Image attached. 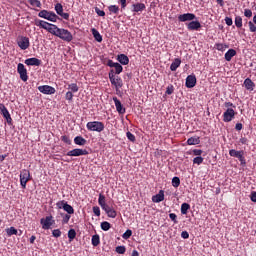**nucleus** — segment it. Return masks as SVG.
Instances as JSON below:
<instances>
[{"mask_svg": "<svg viewBox=\"0 0 256 256\" xmlns=\"http://www.w3.org/2000/svg\"><path fill=\"white\" fill-rule=\"evenodd\" d=\"M98 204L100 205L101 209L105 211L107 217H110V219H115V217H117V210H115L113 205L107 204L105 195L101 193L99 194Z\"/></svg>", "mask_w": 256, "mask_h": 256, "instance_id": "obj_1", "label": "nucleus"}, {"mask_svg": "<svg viewBox=\"0 0 256 256\" xmlns=\"http://www.w3.org/2000/svg\"><path fill=\"white\" fill-rule=\"evenodd\" d=\"M108 77L111 85L115 86L116 91H119V89L123 87V79H121V77L119 76H115V70H110V72L108 73Z\"/></svg>", "mask_w": 256, "mask_h": 256, "instance_id": "obj_2", "label": "nucleus"}, {"mask_svg": "<svg viewBox=\"0 0 256 256\" xmlns=\"http://www.w3.org/2000/svg\"><path fill=\"white\" fill-rule=\"evenodd\" d=\"M86 129H88V131H96L97 133H101L102 131H105V124L100 121L88 122L86 124Z\"/></svg>", "mask_w": 256, "mask_h": 256, "instance_id": "obj_3", "label": "nucleus"}, {"mask_svg": "<svg viewBox=\"0 0 256 256\" xmlns=\"http://www.w3.org/2000/svg\"><path fill=\"white\" fill-rule=\"evenodd\" d=\"M38 17H41L42 19H46L47 21H51L52 23H57V19H59V16H57L55 12H51L47 10H41L38 13Z\"/></svg>", "mask_w": 256, "mask_h": 256, "instance_id": "obj_4", "label": "nucleus"}, {"mask_svg": "<svg viewBox=\"0 0 256 256\" xmlns=\"http://www.w3.org/2000/svg\"><path fill=\"white\" fill-rule=\"evenodd\" d=\"M56 37H59V39H62V41H66L67 43H71L73 41V34L65 28H60L58 30Z\"/></svg>", "mask_w": 256, "mask_h": 256, "instance_id": "obj_5", "label": "nucleus"}, {"mask_svg": "<svg viewBox=\"0 0 256 256\" xmlns=\"http://www.w3.org/2000/svg\"><path fill=\"white\" fill-rule=\"evenodd\" d=\"M29 181H31V172H29L27 169H23L20 172V185L22 189L27 188V183H29Z\"/></svg>", "mask_w": 256, "mask_h": 256, "instance_id": "obj_6", "label": "nucleus"}, {"mask_svg": "<svg viewBox=\"0 0 256 256\" xmlns=\"http://www.w3.org/2000/svg\"><path fill=\"white\" fill-rule=\"evenodd\" d=\"M40 224L42 226V229L44 231H47L51 229L52 225H55V220L53 219V216H46L45 218L40 219Z\"/></svg>", "mask_w": 256, "mask_h": 256, "instance_id": "obj_7", "label": "nucleus"}, {"mask_svg": "<svg viewBox=\"0 0 256 256\" xmlns=\"http://www.w3.org/2000/svg\"><path fill=\"white\" fill-rule=\"evenodd\" d=\"M17 73L19 74L21 81H24V83H27V81H29L27 68H25V65L23 63H19L17 65Z\"/></svg>", "mask_w": 256, "mask_h": 256, "instance_id": "obj_8", "label": "nucleus"}, {"mask_svg": "<svg viewBox=\"0 0 256 256\" xmlns=\"http://www.w3.org/2000/svg\"><path fill=\"white\" fill-rule=\"evenodd\" d=\"M235 115H237V112H235L233 108H227L223 113L224 123H231V121L235 119Z\"/></svg>", "mask_w": 256, "mask_h": 256, "instance_id": "obj_9", "label": "nucleus"}, {"mask_svg": "<svg viewBox=\"0 0 256 256\" xmlns=\"http://www.w3.org/2000/svg\"><path fill=\"white\" fill-rule=\"evenodd\" d=\"M0 113L3 116V118L6 119L8 125H11L13 123V118H11L9 110H7V107H5V104L3 103H0Z\"/></svg>", "mask_w": 256, "mask_h": 256, "instance_id": "obj_10", "label": "nucleus"}, {"mask_svg": "<svg viewBox=\"0 0 256 256\" xmlns=\"http://www.w3.org/2000/svg\"><path fill=\"white\" fill-rule=\"evenodd\" d=\"M68 157H81L83 155H89V151L85 149L75 148L73 150H70L66 154Z\"/></svg>", "mask_w": 256, "mask_h": 256, "instance_id": "obj_11", "label": "nucleus"}, {"mask_svg": "<svg viewBox=\"0 0 256 256\" xmlns=\"http://www.w3.org/2000/svg\"><path fill=\"white\" fill-rule=\"evenodd\" d=\"M17 45L18 47H20V49H22V51H25L29 49V46L31 45V43L29 42L28 37L20 36L17 40Z\"/></svg>", "mask_w": 256, "mask_h": 256, "instance_id": "obj_12", "label": "nucleus"}, {"mask_svg": "<svg viewBox=\"0 0 256 256\" xmlns=\"http://www.w3.org/2000/svg\"><path fill=\"white\" fill-rule=\"evenodd\" d=\"M38 91L43 95H55V88L50 85H42L38 87Z\"/></svg>", "mask_w": 256, "mask_h": 256, "instance_id": "obj_13", "label": "nucleus"}, {"mask_svg": "<svg viewBox=\"0 0 256 256\" xmlns=\"http://www.w3.org/2000/svg\"><path fill=\"white\" fill-rule=\"evenodd\" d=\"M197 19V16L193 13H185L178 16V21L180 23H186V21H195Z\"/></svg>", "mask_w": 256, "mask_h": 256, "instance_id": "obj_14", "label": "nucleus"}, {"mask_svg": "<svg viewBox=\"0 0 256 256\" xmlns=\"http://www.w3.org/2000/svg\"><path fill=\"white\" fill-rule=\"evenodd\" d=\"M185 85L187 89H193V87L197 85V77H195V74L187 76Z\"/></svg>", "mask_w": 256, "mask_h": 256, "instance_id": "obj_15", "label": "nucleus"}, {"mask_svg": "<svg viewBox=\"0 0 256 256\" xmlns=\"http://www.w3.org/2000/svg\"><path fill=\"white\" fill-rule=\"evenodd\" d=\"M186 27L188 31H199L201 29V22H199L198 20H191L189 23L186 24Z\"/></svg>", "mask_w": 256, "mask_h": 256, "instance_id": "obj_16", "label": "nucleus"}, {"mask_svg": "<svg viewBox=\"0 0 256 256\" xmlns=\"http://www.w3.org/2000/svg\"><path fill=\"white\" fill-rule=\"evenodd\" d=\"M230 157H236L240 161V163H245V157L243 156V151H237L235 149H231L229 151Z\"/></svg>", "mask_w": 256, "mask_h": 256, "instance_id": "obj_17", "label": "nucleus"}, {"mask_svg": "<svg viewBox=\"0 0 256 256\" xmlns=\"http://www.w3.org/2000/svg\"><path fill=\"white\" fill-rule=\"evenodd\" d=\"M113 101L116 107V111L119 113V115H125L126 109L123 107V104H121V100L117 97H113Z\"/></svg>", "mask_w": 256, "mask_h": 256, "instance_id": "obj_18", "label": "nucleus"}, {"mask_svg": "<svg viewBox=\"0 0 256 256\" xmlns=\"http://www.w3.org/2000/svg\"><path fill=\"white\" fill-rule=\"evenodd\" d=\"M24 63L25 65H28V67H39L41 65V60H39V58H28Z\"/></svg>", "mask_w": 256, "mask_h": 256, "instance_id": "obj_19", "label": "nucleus"}, {"mask_svg": "<svg viewBox=\"0 0 256 256\" xmlns=\"http://www.w3.org/2000/svg\"><path fill=\"white\" fill-rule=\"evenodd\" d=\"M153 203H161V201H165V192L160 190L158 194L152 197Z\"/></svg>", "mask_w": 256, "mask_h": 256, "instance_id": "obj_20", "label": "nucleus"}, {"mask_svg": "<svg viewBox=\"0 0 256 256\" xmlns=\"http://www.w3.org/2000/svg\"><path fill=\"white\" fill-rule=\"evenodd\" d=\"M244 86L247 89V91H254L255 82L253 80H251V78H246L244 80Z\"/></svg>", "mask_w": 256, "mask_h": 256, "instance_id": "obj_21", "label": "nucleus"}, {"mask_svg": "<svg viewBox=\"0 0 256 256\" xmlns=\"http://www.w3.org/2000/svg\"><path fill=\"white\" fill-rule=\"evenodd\" d=\"M146 6L143 3H135L132 5V11L133 13H139L141 11H145Z\"/></svg>", "mask_w": 256, "mask_h": 256, "instance_id": "obj_22", "label": "nucleus"}, {"mask_svg": "<svg viewBox=\"0 0 256 256\" xmlns=\"http://www.w3.org/2000/svg\"><path fill=\"white\" fill-rule=\"evenodd\" d=\"M235 55H237V51L235 49H229L225 55H224V59L226 61H231V59H233L235 57Z\"/></svg>", "mask_w": 256, "mask_h": 256, "instance_id": "obj_23", "label": "nucleus"}, {"mask_svg": "<svg viewBox=\"0 0 256 256\" xmlns=\"http://www.w3.org/2000/svg\"><path fill=\"white\" fill-rule=\"evenodd\" d=\"M35 25L37 27H40L41 29H45L47 31V29L51 25V23L44 21V20H36Z\"/></svg>", "mask_w": 256, "mask_h": 256, "instance_id": "obj_24", "label": "nucleus"}, {"mask_svg": "<svg viewBox=\"0 0 256 256\" xmlns=\"http://www.w3.org/2000/svg\"><path fill=\"white\" fill-rule=\"evenodd\" d=\"M117 61L121 63V65H129V57L125 54H120L117 56Z\"/></svg>", "mask_w": 256, "mask_h": 256, "instance_id": "obj_25", "label": "nucleus"}, {"mask_svg": "<svg viewBox=\"0 0 256 256\" xmlns=\"http://www.w3.org/2000/svg\"><path fill=\"white\" fill-rule=\"evenodd\" d=\"M91 33H92V35H93L95 41H97L98 43H101V42L103 41V36H101V33H99V32L97 31V29L92 28V29H91Z\"/></svg>", "mask_w": 256, "mask_h": 256, "instance_id": "obj_26", "label": "nucleus"}, {"mask_svg": "<svg viewBox=\"0 0 256 256\" xmlns=\"http://www.w3.org/2000/svg\"><path fill=\"white\" fill-rule=\"evenodd\" d=\"M181 67V59L176 58L170 65V70L171 71H177Z\"/></svg>", "mask_w": 256, "mask_h": 256, "instance_id": "obj_27", "label": "nucleus"}, {"mask_svg": "<svg viewBox=\"0 0 256 256\" xmlns=\"http://www.w3.org/2000/svg\"><path fill=\"white\" fill-rule=\"evenodd\" d=\"M74 143H75V145L84 146V145H87V140H85V138H83V136H76L74 138Z\"/></svg>", "mask_w": 256, "mask_h": 256, "instance_id": "obj_28", "label": "nucleus"}, {"mask_svg": "<svg viewBox=\"0 0 256 256\" xmlns=\"http://www.w3.org/2000/svg\"><path fill=\"white\" fill-rule=\"evenodd\" d=\"M59 30L60 28L57 27V25L55 24H51L47 29L48 33H51V35H55V37H57V33Z\"/></svg>", "mask_w": 256, "mask_h": 256, "instance_id": "obj_29", "label": "nucleus"}, {"mask_svg": "<svg viewBox=\"0 0 256 256\" xmlns=\"http://www.w3.org/2000/svg\"><path fill=\"white\" fill-rule=\"evenodd\" d=\"M199 143H201V139L197 136L195 137H190L188 140H187V144L188 145H199Z\"/></svg>", "mask_w": 256, "mask_h": 256, "instance_id": "obj_30", "label": "nucleus"}, {"mask_svg": "<svg viewBox=\"0 0 256 256\" xmlns=\"http://www.w3.org/2000/svg\"><path fill=\"white\" fill-rule=\"evenodd\" d=\"M101 243V238L98 234L92 236V245L93 247H99V244Z\"/></svg>", "mask_w": 256, "mask_h": 256, "instance_id": "obj_31", "label": "nucleus"}, {"mask_svg": "<svg viewBox=\"0 0 256 256\" xmlns=\"http://www.w3.org/2000/svg\"><path fill=\"white\" fill-rule=\"evenodd\" d=\"M191 209V205L189 203H183L181 205V214L182 215H187V212Z\"/></svg>", "mask_w": 256, "mask_h": 256, "instance_id": "obj_32", "label": "nucleus"}, {"mask_svg": "<svg viewBox=\"0 0 256 256\" xmlns=\"http://www.w3.org/2000/svg\"><path fill=\"white\" fill-rule=\"evenodd\" d=\"M63 209H64V211H66V213H68V215H73V213H75V209H73V206H71L67 202H66V204H64Z\"/></svg>", "mask_w": 256, "mask_h": 256, "instance_id": "obj_33", "label": "nucleus"}, {"mask_svg": "<svg viewBox=\"0 0 256 256\" xmlns=\"http://www.w3.org/2000/svg\"><path fill=\"white\" fill-rule=\"evenodd\" d=\"M77 237V232L75 231V229H70L68 231V239H69V242L71 243L75 238Z\"/></svg>", "mask_w": 256, "mask_h": 256, "instance_id": "obj_34", "label": "nucleus"}, {"mask_svg": "<svg viewBox=\"0 0 256 256\" xmlns=\"http://www.w3.org/2000/svg\"><path fill=\"white\" fill-rule=\"evenodd\" d=\"M215 49H217V51H225V49H229V45L223 43H216Z\"/></svg>", "mask_w": 256, "mask_h": 256, "instance_id": "obj_35", "label": "nucleus"}, {"mask_svg": "<svg viewBox=\"0 0 256 256\" xmlns=\"http://www.w3.org/2000/svg\"><path fill=\"white\" fill-rule=\"evenodd\" d=\"M68 89L71 93H77L79 91V86L77 85V83H71L68 85Z\"/></svg>", "mask_w": 256, "mask_h": 256, "instance_id": "obj_36", "label": "nucleus"}, {"mask_svg": "<svg viewBox=\"0 0 256 256\" xmlns=\"http://www.w3.org/2000/svg\"><path fill=\"white\" fill-rule=\"evenodd\" d=\"M234 23L238 29H241V27H243V18H241V16H236Z\"/></svg>", "mask_w": 256, "mask_h": 256, "instance_id": "obj_37", "label": "nucleus"}, {"mask_svg": "<svg viewBox=\"0 0 256 256\" xmlns=\"http://www.w3.org/2000/svg\"><path fill=\"white\" fill-rule=\"evenodd\" d=\"M108 10L110 11V13H113L114 15H119V6L117 5H110L108 7Z\"/></svg>", "mask_w": 256, "mask_h": 256, "instance_id": "obj_38", "label": "nucleus"}, {"mask_svg": "<svg viewBox=\"0 0 256 256\" xmlns=\"http://www.w3.org/2000/svg\"><path fill=\"white\" fill-rule=\"evenodd\" d=\"M114 75H121V73H123V66H121V64L116 63V65L114 66Z\"/></svg>", "mask_w": 256, "mask_h": 256, "instance_id": "obj_39", "label": "nucleus"}, {"mask_svg": "<svg viewBox=\"0 0 256 256\" xmlns=\"http://www.w3.org/2000/svg\"><path fill=\"white\" fill-rule=\"evenodd\" d=\"M6 233L8 237H11L12 235H17L18 231L15 227H10L6 229Z\"/></svg>", "mask_w": 256, "mask_h": 256, "instance_id": "obj_40", "label": "nucleus"}, {"mask_svg": "<svg viewBox=\"0 0 256 256\" xmlns=\"http://www.w3.org/2000/svg\"><path fill=\"white\" fill-rule=\"evenodd\" d=\"M100 227L102 231H109V229H111V223L104 221L101 223Z\"/></svg>", "mask_w": 256, "mask_h": 256, "instance_id": "obj_41", "label": "nucleus"}, {"mask_svg": "<svg viewBox=\"0 0 256 256\" xmlns=\"http://www.w3.org/2000/svg\"><path fill=\"white\" fill-rule=\"evenodd\" d=\"M28 1V3H30V5L32 6V7H38V9H41V1H39V0H27Z\"/></svg>", "mask_w": 256, "mask_h": 256, "instance_id": "obj_42", "label": "nucleus"}, {"mask_svg": "<svg viewBox=\"0 0 256 256\" xmlns=\"http://www.w3.org/2000/svg\"><path fill=\"white\" fill-rule=\"evenodd\" d=\"M179 185H181V179H179V177L175 176L172 178V186L175 187V189H177V187H179Z\"/></svg>", "mask_w": 256, "mask_h": 256, "instance_id": "obj_43", "label": "nucleus"}, {"mask_svg": "<svg viewBox=\"0 0 256 256\" xmlns=\"http://www.w3.org/2000/svg\"><path fill=\"white\" fill-rule=\"evenodd\" d=\"M115 251L118 253V255H125L127 248H125V246H117Z\"/></svg>", "mask_w": 256, "mask_h": 256, "instance_id": "obj_44", "label": "nucleus"}, {"mask_svg": "<svg viewBox=\"0 0 256 256\" xmlns=\"http://www.w3.org/2000/svg\"><path fill=\"white\" fill-rule=\"evenodd\" d=\"M55 11H56L57 15H61V13L63 11V5L61 3H57L55 5Z\"/></svg>", "mask_w": 256, "mask_h": 256, "instance_id": "obj_45", "label": "nucleus"}, {"mask_svg": "<svg viewBox=\"0 0 256 256\" xmlns=\"http://www.w3.org/2000/svg\"><path fill=\"white\" fill-rule=\"evenodd\" d=\"M203 161H204V158L201 156L195 157L193 159L194 165H201L203 163Z\"/></svg>", "mask_w": 256, "mask_h": 256, "instance_id": "obj_46", "label": "nucleus"}, {"mask_svg": "<svg viewBox=\"0 0 256 256\" xmlns=\"http://www.w3.org/2000/svg\"><path fill=\"white\" fill-rule=\"evenodd\" d=\"M131 235H133V231L131 229H128L125 231V233L122 235L123 239H130Z\"/></svg>", "mask_w": 256, "mask_h": 256, "instance_id": "obj_47", "label": "nucleus"}, {"mask_svg": "<svg viewBox=\"0 0 256 256\" xmlns=\"http://www.w3.org/2000/svg\"><path fill=\"white\" fill-rule=\"evenodd\" d=\"M126 137H127V139H128L129 141H131L132 143H135L136 138H135V136L133 135V133H131L130 131H128V132L126 133Z\"/></svg>", "mask_w": 256, "mask_h": 256, "instance_id": "obj_48", "label": "nucleus"}, {"mask_svg": "<svg viewBox=\"0 0 256 256\" xmlns=\"http://www.w3.org/2000/svg\"><path fill=\"white\" fill-rule=\"evenodd\" d=\"M92 210L94 215H96V217H101V209L99 208V206H94Z\"/></svg>", "mask_w": 256, "mask_h": 256, "instance_id": "obj_49", "label": "nucleus"}, {"mask_svg": "<svg viewBox=\"0 0 256 256\" xmlns=\"http://www.w3.org/2000/svg\"><path fill=\"white\" fill-rule=\"evenodd\" d=\"M248 26H249V31H250L251 33H256V26H255V23H254V22L249 21V22H248Z\"/></svg>", "mask_w": 256, "mask_h": 256, "instance_id": "obj_50", "label": "nucleus"}, {"mask_svg": "<svg viewBox=\"0 0 256 256\" xmlns=\"http://www.w3.org/2000/svg\"><path fill=\"white\" fill-rule=\"evenodd\" d=\"M61 141H63V143H66L67 145H71V138H69V136L67 135L61 136Z\"/></svg>", "mask_w": 256, "mask_h": 256, "instance_id": "obj_51", "label": "nucleus"}, {"mask_svg": "<svg viewBox=\"0 0 256 256\" xmlns=\"http://www.w3.org/2000/svg\"><path fill=\"white\" fill-rule=\"evenodd\" d=\"M66 204H67V202H66L65 200L58 201V202L56 203V207H57L58 209H64V207H65Z\"/></svg>", "mask_w": 256, "mask_h": 256, "instance_id": "obj_52", "label": "nucleus"}, {"mask_svg": "<svg viewBox=\"0 0 256 256\" xmlns=\"http://www.w3.org/2000/svg\"><path fill=\"white\" fill-rule=\"evenodd\" d=\"M175 91V88L173 85H170L166 88V95H173V92Z\"/></svg>", "mask_w": 256, "mask_h": 256, "instance_id": "obj_53", "label": "nucleus"}, {"mask_svg": "<svg viewBox=\"0 0 256 256\" xmlns=\"http://www.w3.org/2000/svg\"><path fill=\"white\" fill-rule=\"evenodd\" d=\"M192 153L196 157H201V155H203V150H201V149H194V150H192Z\"/></svg>", "mask_w": 256, "mask_h": 256, "instance_id": "obj_54", "label": "nucleus"}, {"mask_svg": "<svg viewBox=\"0 0 256 256\" xmlns=\"http://www.w3.org/2000/svg\"><path fill=\"white\" fill-rule=\"evenodd\" d=\"M65 99L66 101H73V92L71 91L66 92Z\"/></svg>", "mask_w": 256, "mask_h": 256, "instance_id": "obj_55", "label": "nucleus"}, {"mask_svg": "<svg viewBox=\"0 0 256 256\" xmlns=\"http://www.w3.org/2000/svg\"><path fill=\"white\" fill-rule=\"evenodd\" d=\"M95 13H96L99 17H105V11L99 9L98 7L95 8Z\"/></svg>", "mask_w": 256, "mask_h": 256, "instance_id": "obj_56", "label": "nucleus"}, {"mask_svg": "<svg viewBox=\"0 0 256 256\" xmlns=\"http://www.w3.org/2000/svg\"><path fill=\"white\" fill-rule=\"evenodd\" d=\"M52 235H53V237H56V238L61 237V230L60 229H54L52 231Z\"/></svg>", "mask_w": 256, "mask_h": 256, "instance_id": "obj_57", "label": "nucleus"}, {"mask_svg": "<svg viewBox=\"0 0 256 256\" xmlns=\"http://www.w3.org/2000/svg\"><path fill=\"white\" fill-rule=\"evenodd\" d=\"M244 15L250 19V17H253V11H251V9H245L244 10Z\"/></svg>", "mask_w": 256, "mask_h": 256, "instance_id": "obj_58", "label": "nucleus"}, {"mask_svg": "<svg viewBox=\"0 0 256 256\" xmlns=\"http://www.w3.org/2000/svg\"><path fill=\"white\" fill-rule=\"evenodd\" d=\"M70 219H71V215L65 214L63 216L62 223L67 224V223H69Z\"/></svg>", "mask_w": 256, "mask_h": 256, "instance_id": "obj_59", "label": "nucleus"}, {"mask_svg": "<svg viewBox=\"0 0 256 256\" xmlns=\"http://www.w3.org/2000/svg\"><path fill=\"white\" fill-rule=\"evenodd\" d=\"M169 217H170L171 221H173V223H175V224L178 223V221H177V214H175V213H170V214H169Z\"/></svg>", "mask_w": 256, "mask_h": 256, "instance_id": "obj_60", "label": "nucleus"}, {"mask_svg": "<svg viewBox=\"0 0 256 256\" xmlns=\"http://www.w3.org/2000/svg\"><path fill=\"white\" fill-rule=\"evenodd\" d=\"M225 23H226V25H228V27H231V25H233V19L230 17H226Z\"/></svg>", "mask_w": 256, "mask_h": 256, "instance_id": "obj_61", "label": "nucleus"}, {"mask_svg": "<svg viewBox=\"0 0 256 256\" xmlns=\"http://www.w3.org/2000/svg\"><path fill=\"white\" fill-rule=\"evenodd\" d=\"M60 17H62V19H65L66 21H69V13H65L62 11L61 14H59Z\"/></svg>", "mask_w": 256, "mask_h": 256, "instance_id": "obj_62", "label": "nucleus"}, {"mask_svg": "<svg viewBox=\"0 0 256 256\" xmlns=\"http://www.w3.org/2000/svg\"><path fill=\"white\" fill-rule=\"evenodd\" d=\"M181 237H182V239H189V232H187V231H182Z\"/></svg>", "mask_w": 256, "mask_h": 256, "instance_id": "obj_63", "label": "nucleus"}, {"mask_svg": "<svg viewBox=\"0 0 256 256\" xmlns=\"http://www.w3.org/2000/svg\"><path fill=\"white\" fill-rule=\"evenodd\" d=\"M250 199H251V201H253V203H256V192L251 193Z\"/></svg>", "mask_w": 256, "mask_h": 256, "instance_id": "obj_64", "label": "nucleus"}]
</instances>
